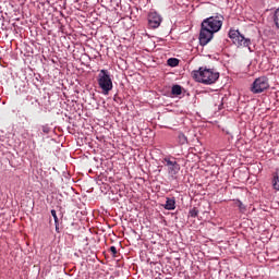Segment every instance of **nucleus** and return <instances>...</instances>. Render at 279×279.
Segmentation results:
<instances>
[{"instance_id":"nucleus-1","label":"nucleus","mask_w":279,"mask_h":279,"mask_svg":"<svg viewBox=\"0 0 279 279\" xmlns=\"http://www.w3.org/2000/svg\"><path fill=\"white\" fill-rule=\"evenodd\" d=\"M223 25V15L216 13L214 16L205 19L201 24L199 44L202 47L213 40V36L221 29Z\"/></svg>"},{"instance_id":"nucleus-2","label":"nucleus","mask_w":279,"mask_h":279,"mask_svg":"<svg viewBox=\"0 0 279 279\" xmlns=\"http://www.w3.org/2000/svg\"><path fill=\"white\" fill-rule=\"evenodd\" d=\"M192 77L201 84L210 85L215 84V82L219 80V72L206 68H199L198 70L192 71Z\"/></svg>"},{"instance_id":"nucleus-3","label":"nucleus","mask_w":279,"mask_h":279,"mask_svg":"<svg viewBox=\"0 0 279 279\" xmlns=\"http://www.w3.org/2000/svg\"><path fill=\"white\" fill-rule=\"evenodd\" d=\"M98 86L102 90V95H109L112 90V78L110 77V72L108 70H100L97 77Z\"/></svg>"},{"instance_id":"nucleus-4","label":"nucleus","mask_w":279,"mask_h":279,"mask_svg":"<svg viewBox=\"0 0 279 279\" xmlns=\"http://www.w3.org/2000/svg\"><path fill=\"white\" fill-rule=\"evenodd\" d=\"M229 38L236 47H247L248 51H252V48L250 47L252 45V39L245 38V36H243L239 29L231 28L229 31Z\"/></svg>"},{"instance_id":"nucleus-5","label":"nucleus","mask_w":279,"mask_h":279,"mask_svg":"<svg viewBox=\"0 0 279 279\" xmlns=\"http://www.w3.org/2000/svg\"><path fill=\"white\" fill-rule=\"evenodd\" d=\"M269 88V78L267 76H259L255 78L251 86V93L253 95H260V93H265Z\"/></svg>"},{"instance_id":"nucleus-6","label":"nucleus","mask_w":279,"mask_h":279,"mask_svg":"<svg viewBox=\"0 0 279 279\" xmlns=\"http://www.w3.org/2000/svg\"><path fill=\"white\" fill-rule=\"evenodd\" d=\"M165 167L168 169L169 175H178L180 173V163L175 160V157H165Z\"/></svg>"},{"instance_id":"nucleus-7","label":"nucleus","mask_w":279,"mask_h":279,"mask_svg":"<svg viewBox=\"0 0 279 279\" xmlns=\"http://www.w3.org/2000/svg\"><path fill=\"white\" fill-rule=\"evenodd\" d=\"M162 23V17L157 12H151L148 14V26L150 29H158Z\"/></svg>"},{"instance_id":"nucleus-8","label":"nucleus","mask_w":279,"mask_h":279,"mask_svg":"<svg viewBox=\"0 0 279 279\" xmlns=\"http://www.w3.org/2000/svg\"><path fill=\"white\" fill-rule=\"evenodd\" d=\"M163 208L166 210H175V197H167Z\"/></svg>"},{"instance_id":"nucleus-9","label":"nucleus","mask_w":279,"mask_h":279,"mask_svg":"<svg viewBox=\"0 0 279 279\" xmlns=\"http://www.w3.org/2000/svg\"><path fill=\"white\" fill-rule=\"evenodd\" d=\"M178 141L179 145H186V143H189V138H186V135H184V133H179Z\"/></svg>"},{"instance_id":"nucleus-10","label":"nucleus","mask_w":279,"mask_h":279,"mask_svg":"<svg viewBox=\"0 0 279 279\" xmlns=\"http://www.w3.org/2000/svg\"><path fill=\"white\" fill-rule=\"evenodd\" d=\"M172 95H182V86L173 85L171 89Z\"/></svg>"},{"instance_id":"nucleus-11","label":"nucleus","mask_w":279,"mask_h":279,"mask_svg":"<svg viewBox=\"0 0 279 279\" xmlns=\"http://www.w3.org/2000/svg\"><path fill=\"white\" fill-rule=\"evenodd\" d=\"M180 64V60L175 58L168 59V66H178Z\"/></svg>"},{"instance_id":"nucleus-12","label":"nucleus","mask_w":279,"mask_h":279,"mask_svg":"<svg viewBox=\"0 0 279 279\" xmlns=\"http://www.w3.org/2000/svg\"><path fill=\"white\" fill-rule=\"evenodd\" d=\"M198 215H199V210L196 209V207L190 209L189 211V217H192L193 219H195Z\"/></svg>"},{"instance_id":"nucleus-13","label":"nucleus","mask_w":279,"mask_h":279,"mask_svg":"<svg viewBox=\"0 0 279 279\" xmlns=\"http://www.w3.org/2000/svg\"><path fill=\"white\" fill-rule=\"evenodd\" d=\"M43 134H49L51 132V126L49 124L41 125Z\"/></svg>"},{"instance_id":"nucleus-14","label":"nucleus","mask_w":279,"mask_h":279,"mask_svg":"<svg viewBox=\"0 0 279 279\" xmlns=\"http://www.w3.org/2000/svg\"><path fill=\"white\" fill-rule=\"evenodd\" d=\"M51 216L53 217L54 223H60V220L58 219V214L56 213V209H51Z\"/></svg>"},{"instance_id":"nucleus-15","label":"nucleus","mask_w":279,"mask_h":279,"mask_svg":"<svg viewBox=\"0 0 279 279\" xmlns=\"http://www.w3.org/2000/svg\"><path fill=\"white\" fill-rule=\"evenodd\" d=\"M109 252H111L113 258L117 257V246H110Z\"/></svg>"},{"instance_id":"nucleus-16","label":"nucleus","mask_w":279,"mask_h":279,"mask_svg":"<svg viewBox=\"0 0 279 279\" xmlns=\"http://www.w3.org/2000/svg\"><path fill=\"white\" fill-rule=\"evenodd\" d=\"M238 206H239L240 210H245V205H243V203L241 201L238 202Z\"/></svg>"},{"instance_id":"nucleus-17","label":"nucleus","mask_w":279,"mask_h":279,"mask_svg":"<svg viewBox=\"0 0 279 279\" xmlns=\"http://www.w3.org/2000/svg\"><path fill=\"white\" fill-rule=\"evenodd\" d=\"M56 226V232H60V222L54 223Z\"/></svg>"}]
</instances>
